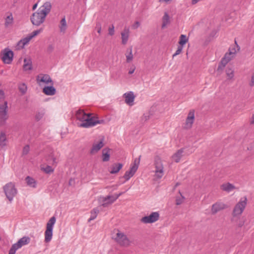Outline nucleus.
Masks as SVG:
<instances>
[{"instance_id": "obj_56", "label": "nucleus", "mask_w": 254, "mask_h": 254, "mask_svg": "<svg viewBox=\"0 0 254 254\" xmlns=\"http://www.w3.org/2000/svg\"><path fill=\"white\" fill-rule=\"evenodd\" d=\"M135 69V67L134 66H133L132 67H131L130 68V69H129V70L128 71V73L129 74H132L134 72Z\"/></svg>"}, {"instance_id": "obj_11", "label": "nucleus", "mask_w": 254, "mask_h": 254, "mask_svg": "<svg viewBox=\"0 0 254 254\" xmlns=\"http://www.w3.org/2000/svg\"><path fill=\"white\" fill-rule=\"evenodd\" d=\"M1 56L3 62L5 64H9L12 61L13 53L11 50L6 48L3 50Z\"/></svg>"}, {"instance_id": "obj_4", "label": "nucleus", "mask_w": 254, "mask_h": 254, "mask_svg": "<svg viewBox=\"0 0 254 254\" xmlns=\"http://www.w3.org/2000/svg\"><path fill=\"white\" fill-rule=\"evenodd\" d=\"M247 204V198L245 196L241 198L240 201L235 206L232 215L234 217L240 215L244 211Z\"/></svg>"}, {"instance_id": "obj_15", "label": "nucleus", "mask_w": 254, "mask_h": 254, "mask_svg": "<svg viewBox=\"0 0 254 254\" xmlns=\"http://www.w3.org/2000/svg\"><path fill=\"white\" fill-rule=\"evenodd\" d=\"M226 208V205L222 202H216L212 205L211 213L215 214L218 211Z\"/></svg>"}, {"instance_id": "obj_54", "label": "nucleus", "mask_w": 254, "mask_h": 254, "mask_svg": "<svg viewBox=\"0 0 254 254\" xmlns=\"http://www.w3.org/2000/svg\"><path fill=\"white\" fill-rule=\"evenodd\" d=\"M96 28H97V32L100 33L101 31V26L100 23L97 24Z\"/></svg>"}, {"instance_id": "obj_37", "label": "nucleus", "mask_w": 254, "mask_h": 254, "mask_svg": "<svg viewBox=\"0 0 254 254\" xmlns=\"http://www.w3.org/2000/svg\"><path fill=\"white\" fill-rule=\"evenodd\" d=\"M61 24L60 26V30L61 32H64L66 29V23L65 17H64L61 20Z\"/></svg>"}, {"instance_id": "obj_17", "label": "nucleus", "mask_w": 254, "mask_h": 254, "mask_svg": "<svg viewBox=\"0 0 254 254\" xmlns=\"http://www.w3.org/2000/svg\"><path fill=\"white\" fill-rule=\"evenodd\" d=\"M129 29L127 27H125L124 30L121 32L122 43L126 45L128 39Z\"/></svg>"}, {"instance_id": "obj_48", "label": "nucleus", "mask_w": 254, "mask_h": 254, "mask_svg": "<svg viewBox=\"0 0 254 254\" xmlns=\"http://www.w3.org/2000/svg\"><path fill=\"white\" fill-rule=\"evenodd\" d=\"M43 115H44V114L43 113H38L36 115V119L37 121H39L40 119H41L42 118V117H43Z\"/></svg>"}, {"instance_id": "obj_23", "label": "nucleus", "mask_w": 254, "mask_h": 254, "mask_svg": "<svg viewBox=\"0 0 254 254\" xmlns=\"http://www.w3.org/2000/svg\"><path fill=\"white\" fill-rule=\"evenodd\" d=\"M135 168L136 167H130L129 170L125 172L123 177L125 179L126 181L129 180L134 175L136 171Z\"/></svg>"}, {"instance_id": "obj_57", "label": "nucleus", "mask_w": 254, "mask_h": 254, "mask_svg": "<svg viewBox=\"0 0 254 254\" xmlns=\"http://www.w3.org/2000/svg\"><path fill=\"white\" fill-rule=\"evenodd\" d=\"M250 124H254V113L253 114L252 117L250 119Z\"/></svg>"}, {"instance_id": "obj_24", "label": "nucleus", "mask_w": 254, "mask_h": 254, "mask_svg": "<svg viewBox=\"0 0 254 254\" xmlns=\"http://www.w3.org/2000/svg\"><path fill=\"white\" fill-rule=\"evenodd\" d=\"M220 188L221 190L227 192H229L236 189V187L233 184L229 183L222 184Z\"/></svg>"}, {"instance_id": "obj_2", "label": "nucleus", "mask_w": 254, "mask_h": 254, "mask_svg": "<svg viewBox=\"0 0 254 254\" xmlns=\"http://www.w3.org/2000/svg\"><path fill=\"white\" fill-rule=\"evenodd\" d=\"M76 118L78 120L82 122L79 125L80 127L88 128L95 126L98 124H101L103 120H98L91 117V114L85 113L84 110L79 109L76 111Z\"/></svg>"}, {"instance_id": "obj_52", "label": "nucleus", "mask_w": 254, "mask_h": 254, "mask_svg": "<svg viewBox=\"0 0 254 254\" xmlns=\"http://www.w3.org/2000/svg\"><path fill=\"white\" fill-rule=\"evenodd\" d=\"M4 93L2 90H0V101H1L4 99Z\"/></svg>"}, {"instance_id": "obj_20", "label": "nucleus", "mask_w": 254, "mask_h": 254, "mask_svg": "<svg viewBox=\"0 0 254 254\" xmlns=\"http://www.w3.org/2000/svg\"><path fill=\"white\" fill-rule=\"evenodd\" d=\"M123 165L120 163H114L111 167L109 171L111 174L118 173L120 170L123 168Z\"/></svg>"}, {"instance_id": "obj_27", "label": "nucleus", "mask_w": 254, "mask_h": 254, "mask_svg": "<svg viewBox=\"0 0 254 254\" xmlns=\"http://www.w3.org/2000/svg\"><path fill=\"white\" fill-rule=\"evenodd\" d=\"M125 55L126 57L127 63H129L132 61L133 56L132 54V47H130L127 49Z\"/></svg>"}, {"instance_id": "obj_8", "label": "nucleus", "mask_w": 254, "mask_h": 254, "mask_svg": "<svg viewBox=\"0 0 254 254\" xmlns=\"http://www.w3.org/2000/svg\"><path fill=\"white\" fill-rule=\"evenodd\" d=\"M114 239L121 246L127 247L130 243L127 236L124 233L121 232L119 230H118V232Z\"/></svg>"}, {"instance_id": "obj_50", "label": "nucleus", "mask_w": 254, "mask_h": 254, "mask_svg": "<svg viewBox=\"0 0 254 254\" xmlns=\"http://www.w3.org/2000/svg\"><path fill=\"white\" fill-rule=\"evenodd\" d=\"M236 50L235 48H230L229 49V53H230V54L231 55H232L233 56H234L235 54H236Z\"/></svg>"}, {"instance_id": "obj_42", "label": "nucleus", "mask_w": 254, "mask_h": 254, "mask_svg": "<svg viewBox=\"0 0 254 254\" xmlns=\"http://www.w3.org/2000/svg\"><path fill=\"white\" fill-rule=\"evenodd\" d=\"M43 31V28H40L38 30H35L33 32H32L30 34H29V35L30 36V37H31V39H32L33 37H34L35 36H37V35H38L40 33H41L42 31Z\"/></svg>"}, {"instance_id": "obj_6", "label": "nucleus", "mask_w": 254, "mask_h": 254, "mask_svg": "<svg viewBox=\"0 0 254 254\" xmlns=\"http://www.w3.org/2000/svg\"><path fill=\"white\" fill-rule=\"evenodd\" d=\"M30 238L28 237H23L20 239L17 243L11 246L9 251V254H15L17 250L21 248L23 246L28 244L30 243Z\"/></svg>"}, {"instance_id": "obj_26", "label": "nucleus", "mask_w": 254, "mask_h": 254, "mask_svg": "<svg viewBox=\"0 0 254 254\" xmlns=\"http://www.w3.org/2000/svg\"><path fill=\"white\" fill-rule=\"evenodd\" d=\"M110 149L105 148L102 150V161L103 162H107L110 160Z\"/></svg>"}, {"instance_id": "obj_1", "label": "nucleus", "mask_w": 254, "mask_h": 254, "mask_svg": "<svg viewBox=\"0 0 254 254\" xmlns=\"http://www.w3.org/2000/svg\"><path fill=\"white\" fill-rule=\"evenodd\" d=\"M51 8L52 5L50 2H45L31 16L30 20L32 23L37 26L42 24L45 21L46 16L50 13Z\"/></svg>"}, {"instance_id": "obj_28", "label": "nucleus", "mask_w": 254, "mask_h": 254, "mask_svg": "<svg viewBox=\"0 0 254 254\" xmlns=\"http://www.w3.org/2000/svg\"><path fill=\"white\" fill-rule=\"evenodd\" d=\"M184 152L183 149H181L179 150L173 156L172 158L174 160L178 163L180 161L182 157L183 156V153Z\"/></svg>"}, {"instance_id": "obj_21", "label": "nucleus", "mask_w": 254, "mask_h": 254, "mask_svg": "<svg viewBox=\"0 0 254 254\" xmlns=\"http://www.w3.org/2000/svg\"><path fill=\"white\" fill-rule=\"evenodd\" d=\"M43 92L47 95L52 96L56 94V90L53 85H51V86H45L43 89Z\"/></svg>"}, {"instance_id": "obj_3", "label": "nucleus", "mask_w": 254, "mask_h": 254, "mask_svg": "<svg viewBox=\"0 0 254 254\" xmlns=\"http://www.w3.org/2000/svg\"><path fill=\"white\" fill-rule=\"evenodd\" d=\"M56 221V217L55 216H53L50 219L47 223L46 230L45 232V242L46 243L50 242L52 239L53 230Z\"/></svg>"}, {"instance_id": "obj_59", "label": "nucleus", "mask_w": 254, "mask_h": 254, "mask_svg": "<svg viewBox=\"0 0 254 254\" xmlns=\"http://www.w3.org/2000/svg\"><path fill=\"white\" fill-rule=\"evenodd\" d=\"M37 5H38V3H36L34 4L33 5V6L32 9H33V10H35V9L37 8Z\"/></svg>"}, {"instance_id": "obj_5", "label": "nucleus", "mask_w": 254, "mask_h": 254, "mask_svg": "<svg viewBox=\"0 0 254 254\" xmlns=\"http://www.w3.org/2000/svg\"><path fill=\"white\" fill-rule=\"evenodd\" d=\"M3 190L6 197L10 202L13 200V197L17 192L14 184L11 182L6 184L3 187Z\"/></svg>"}, {"instance_id": "obj_53", "label": "nucleus", "mask_w": 254, "mask_h": 254, "mask_svg": "<svg viewBox=\"0 0 254 254\" xmlns=\"http://www.w3.org/2000/svg\"><path fill=\"white\" fill-rule=\"evenodd\" d=\"M54 47L53 46V45H49V46L47 48V51L49 53H51L54 50Z\"/></svg>"}, {"instance_id": "obj_10", "label": "nucleus", "mask_w": 254, "mask_h": 254, "mask_svg": "<svg viewBox=\"0 0 254 254\" xmlns=\"http://www.w3.org/2000/svg\"><path fill=\"white\" fill-rule=\"evenodd\" d=\"M159 218V213L158 212L151 213L149 216L143 217L140 221L144 224L152 223L157 221Z\"/></svg>"}, {"instance_id": "obj_7", "label": "nucleus", "mask_w": 254, "mask_h": 254, "mask_svg": "<svg viewBox=\"0 0 254 254\" xmlns=\"http://www.w3.org/2000/svg\"><path fill=\"white\" fill-rule=\"evenodd\" d=\"M154 166L155 177L158 179L161 178L164 175V167L161 158L158 156L154 158Z\"/></svg>"}, {"instance_id": "obj_49", "label": "nucleus", "mask_w": 254, "mask_h": 254, "mask_svg": "<svg viewBox=\"0 0 254 254\" xmlns=\"http://www.w3.org/2000/svg\"><path fill=\"white\" fill-rule=\"evenodd\" d=\"M249 85L251 86H254V73H253L252 76H251V81H250V82L249 83Z\"/></svg>"}, {"instance_id": "obj_58", "label": "nucleus", "mask_w": 254, "mask_h": 254, "mask_svg": "<svg viewBox=\"0 0 254 254\" xmlns=\"http://www.w3.org/2000/svg\"><path fill=\"white\" fill-rule=\"evenodd\" d=\"M200 0H191V3L192 4H195L196 3H197Z\"/></svg>"}, {"instance_id": "obj_34", "label": "nucleus", "mask_w": 254, "mask_h": 254, "mask_svg": "<svg viewBox=\"0 0 254 254\" xmlns=\"http://www.w3.org/2000/svg\"><path fill=\"white\" fill-rule=\"evenodd\" d=\"M188 38H187L185 35L182 34L180 37L179 44H180V46L183 47L188 42Z\"/></svg>"}, {"instance_id": "obj_38", "label": "nucleus", "mask_w": 254, "mask_h": 254, "mask_svg": "<svg viewBox=\"0 0 254 254\" xmlns=\"http://www.w3.org/2000/svg\"><path fill=\"white\" fill-rule=\"evenodd\" d=\"M180 196H177L176 199V204L178 205L181 204L184 201L185 198L179 191Z\"/></svg>"}, {"instance_id": "obj_16", "label": "nucleus", "mask_w": 254, "mask_h": 254, "mask_svg": "<svg viewBox=\"0 0 254 254\" xmlns=\"http://www.w3.org/2000/svg\"><path fill=\"white\" fill-rule=\"evenodd\" d=\"M124 97L125 98V102L129 106L133 105L135 96L132 91H129L124 94Z\"/></svg>"}, {"instance_id": "obj_9", "label": "nucleus", "mask_w": 254, "mask_h": 254, "mask_svg": "<svg viewBox=\"0 0 254 254\" xmlns=\"http://www.w3.org/2000/svg\"><path fill=\"white\" fill-rule=\"evenodd\" d=\"M8 118L7 102L0 105V124L3 125Z\"/></svg>"}, {"instance_id": "obj_41", "label": "nucleus", "mask_w": 254, "mask_h": 254, "mask_svg": "<svg viewBox=\"0 0 254 254\" xmlns=\"http://www.w3.org/2000/svg\"><path fill=\"white\" fill-rule=\"evenodd\" d=\"M42 170L47 174H50L54 172V169L50 166H47L45 168H42Z\"/></svg>"}, {"instance_id": "obj_55", "label": "nucleus", "mask_w": 254, "mask_h": 254, "mask_svg": "<svg viewBox=\"0 0 254 254\" xmlns=\"http://www.w3.org/2000/svg\"><path fill=\"white\" fill-rule=\"evenodd\" d=\"M123 193H124L123 192H121L119 193V194H115V197H113V198L114 200H117L119 198V197L120 196H121V195H122Z\"/></svg>"}, {"instance_id": "obj_13", "label": "nucleus", "mask_w": 254, "mask_h": 254, "mask_svg": "<svg viewBox=\"0 0 254 254\" xmlns=\"http://www.w3.org/2000/svg\"><path fill=\"white\" fill-rule=\"evenodd\" d=\"M104 138H102L98 143H93L90 151L91 154H94L98 152L104 146Z\"/></svg>"}, {"instance_id": "obj_12", "label": "nucleus", "mask_w": 254, "mask_h": 254, "mask_svg": "<svg viewBox=\"0 0 254 254\" xmlns=\"http://www.w3.org/2000/svg\"><path fill=\"white\" fill-rule=\"evenodd\" d=\"M234 56L230 54L229 53H226L224 57L221 60L219 65H218L217 70H222Z\"/></svg>"}, {"instance_id": "obj_25", "label": "nucleus", "mask_w": 254, "mask_h": 254, "mask_svg": "<svg viewBox=\"0 0 254 254\" xmlns=\"http://www.w3.org/2000/svg\"><path fill=\"white\" fill-rule=\"evenodd\" d=\"M23 68L25 71L30 70L32 69V61L30 58H25L24 59Z\"/></svg>"}, {"instance_id": "obj_19", "label": "nucleus", "mask_w": 254, "mask_h": 254, "mask_svg": "<svg viewBox=\"0 0 254 254\" xmlns=\"http://www.w3.org/2000/svg\"><path fill=\"white\" fill-rule=\"evenodd\" d=\"M115 197V195H108L106 197H102V201H103V203L102 204V206L103 207H107L109 204H111L113 203L116 200H114L113 197Z\"/></svg>"}, {"instance_id": "obj_33", "label": "nucleus", "mask_w": 254, "mask_h": 254, "mask_svg": "<svg viewBox=\"0 0 254 254\" xmlns=\"http://www.w3.org/2000/svg\"><path fill=\"white\" fill-rule=\"evenodd\" d=\"M18 89L22 95L25 94L27 90V85L24 83H20L18 84Z\"/></svg>"}, {"instance_id": "obj_43", "label": "nucleus", "mask_w": 254, "mask_h": 254, "mask_svg": "<svg viewBox=\"0 0 254 254\" xmlns=\"http://www.w3.org/2000/svg\"><path fill=\"white\" fill-rule=\"evenodd\" d=\"M140 157L141 156H140L138 159L137 158L135 159L134 160L133 164L131 166V167H136V168H135L136 171H137L138 167V165H139V164L140 162Z\"/></svg>"}, {"instance_id": "obj_39", "label": "nucleus", "mask_w": 254, "mask_h": 254, "mask_svg": "<svg viewBox=\"0 0 254 254\" xmlns=\"http://www.w3.org/2000/svg\"><path fill=\"white\" fill-rule=\"evenodd\" d=\"M226 73L228 79H232L234 77V70L232 68L227 67Z\"/></svg>"}, {"instance_id": "obj_29", "label": "nucleus", "mask_w": 254, "mask_h": 254, "mask_svg": "<svg viewBox=\"0 0 254 254\" xmlns=\"http://www.w3.org/2000/svg\"><path fill=\"white\" fill-rule=\"evenodd\" d=\"M47 161L52 165H56L57 163V158L53 152H51L47 157Z\"/></svg>"}, {"instance_id": "obj_35", "label": "nucleus", "mask_w": 254, "mask_h": 254, "mask_svg": "<svg viewBox=\"0 0 254 254\" xmlns=\"http://www.w3.org/2000/svg\"><path fill=\"white\" fill-rule=\"evenodd\" d=\"M169 23V16L167 12H165L163 17V23L162 28H164L166 27V25Z\"/></svg>"}, {"instance_id": "obj_60", "label": "nucleus", "mask_w": 254, "mask_h": 254, "mask_svg": "<svg viewBox=\"0 0 254 254\" xmlns=\"http://www.w3.org/2000/svg\"><path fill=\"white\" fill-rule=\"evenodd\" d=\"M235 44L237 45V46L238 47V45L237 44V42L235 41Z\"/></svg>"}, {"instance_id": "obj_45", "label": "nucleus", "mask_w": 254, "mask_h": 254, "mask_svg": "<svg viewBox=\"0 0 254 254\" xmlns=\"http://www.w3.org/2000/svg\"><path fill=\"white\" fill-rule=\"evenodd\" d=\"M29 151V146L27 145L25 146L23 149V151H22L23 154L26 155L28 153Z\"/></svg>"}, {"instance_id": "obj_36", "label": "nucleus", "mask_w": 254, "mask_h": 254, "mask_svg": "<svg viewBox=\"0 0 254 254\" xmlns=\"http://www.w3.org/2000/svg\"><path fill=\"white\" fill-rule=\"evenodd\" d=\"M6 138L5 134L4 132H1L0 134V146L3 147L6 145Z\"/></svg>"}, {"instance_id": "obj_32", "label": "nucleus", "mask_w": 254, "mask_h": 254, "mask_svg": "<svg viewBox=\"0 0 254 254\" xmlns=\"http://www.w3.org/2000/svg\"><path fill=\"white\" fill-rule=\"evenodd\" d=\"M99 210L97 208H94L91 211V216L90 218L88 219V222H90L92 220H93L95 219L99 213Z\"/></svg>"}, {"instance_id": "obj_31", "label": "nucleus", "mask_w": 254, "mask_h": 254, "mask_svg": "<svg viewBox=\"0 0 254 254\" xmlns=\"http://www.w3.org/2000/svg\"><path fill=\"white\" fill-rule=\"evenodd\" d=\"M25 181L28 186L33 188L36 187V183L33 178L28 176L26 178Z\"/></svg>"}, {"instance_id": "obj_47", "label": "nucleus", "mask_w": 254, "mask_h": 254, "mask_svg": "<svg viewBox=\"0 0 254 254\" xmlns=\"http://www.w3.org/2000/svg\"><path fill=\"white\" fill-rule=\"evenodd\" d=\"M114 26L113 25H112V26L109 28V34L111 36H113L114 34Z\"/></svg>"}, {"instance_id": "obj_30", "label": "nucleus", "mask_w": 254, "mask_h": 254, "mask_svg": "<svg viewBox=\"0 0 254 254\" xmlns=\"http://www.w3.org/2000/svg\"><path fill=\"white\" fill-rule=\"evenodd\" d=\"M13 22V18L11 13L9 14L5 18L4 25L6 27H8L11 25Z\"/></svg>"}, {"instance_id": "obj_22", "label": "nucleus", "mask_w": 254, "mask_h": 254, "mask_svg": "<svg viewBox=\"0 0 254 254\" xmlns=\"http://www.w3.org/2000/svg\"><path fill=\"white\" fill-rule=\"evenodd\" d=\"M32 39L28 35L26 37L20 40L17 43V47L18 49H22L25 45L27 44Z\"/></svg>"}, {"instance_id": "obj_18", "label": "nucleus", "mask_w": 254, "mask_h": 254, "mask_svg": "<svg viewBox=\"0 0 254 254\" xmlns=\"http://www.w3.org/2000/svg\"><path fill=\"white\" fill-rule=\"evenodd\" d=\"M194 119V112L193 110L190 111L187 118L186 122V126L187 128L191 127Z\"/></svg>"}, {"instance_id": "obj_14", "label": "nucleus", "mask_w": 254, "mask_h": 254, "mask_svg": "<svg viewBox=\"0 0 254 254\" xmlns=\"http://www.w3.org/2000/svg\"><path fill=\"white\" fill-rule=\"evenodd\" d=\"M37 80L38 82H41L46 84H50L53 85V82L48 74H40L37 76Z\"/></svg>"}, {"instance_id": "obj_44", "label": "nucleus", "mask_w": 254, "mask_h": 254, "mask_svg": "<svg viewBox=\"0 0 254 254\" xmlns=\"http://www.w3.org/2000/svg\"><path fill=\"white\" fill-rule=\"evenodd\" d=\"M182 50H183V47L181 46H179L177 48V51H176L175 54H173V57L174 58V57L179 55L182 52Z\"/></svg>"}, {"instance_id": "obj_40", "label": "nucleus", "mask_w": 254, "mask_h": 254, "mask_svg": "<svg viewBox=\"0 0 254 254\" xmlns=\"http://www.w3.org/2000/svg\"><path fill=\"white\" fill-rule=\"evenodd\" d=\"M150 117V114L149 112L144 113L141 117V121L142 122H145L148 121Z\"/></svg>"}, {"instance_id": "obj_51", "label": "nucleus", "mask_w": 254, "mask_h": 254, "mask_svg": "<svg viewBox=\"0 0 254 254\" xmlns=\"http://www.w3.org/2000/svg\"><path fill=\"white\" fill-rule=\"evenodd\" d=\"M140 26V23L138 21H136L132 25V28L133 29H137Z\"/></svg>"}, {"instance_id": "obj_46", "label": "nucleus", "mask_w": 254, "mask_h": 254, "mask_svg": "<svg viewBox=\"0 0 254 254\" xmlns=\"http://www.w3.org/2000/svg\"><path fill=\"white\" fill-rule=\"evenodd\" d=\"M246 221V219L244 217L242 218L239 221L238 223V226L239 227H242L245 224Z\"/></svg>"}]
</instances>
